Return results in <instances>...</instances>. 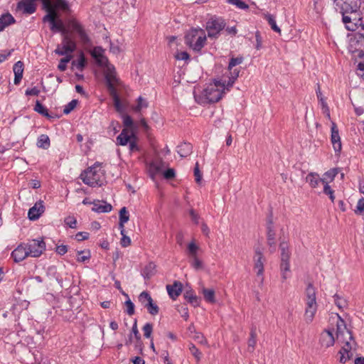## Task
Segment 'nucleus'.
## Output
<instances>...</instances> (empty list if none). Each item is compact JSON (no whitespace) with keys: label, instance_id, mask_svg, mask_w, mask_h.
Here are the masks:
<instances>
[{"label":"nucleus","instance_id":"nucleus-3","mask_svg":"<svg viewBox=\"0 0 364 364\" xmlns=\"http://www.w3.org/2000/svg\"><path fill=\"white\" fill-rule=\"evenodd\" d=\"M306 309L304 319L307 323L312 322L317 311V303L316 299V289L311 283H309L306 291Z\"/></svg>","mask_w":364,"mask_h":364},{"label":"nucleus","instance_id":"nucleus-57","mask_svg":"<svg viewBox=\"0 0 364 364\" xmlns=\"http://www.w3.org/2000/svg\"><path fill=\"white\" fill-rule=\"evenodd\" d=\"M129 219V216L127 208L126 207H123L119 211V220L122 222H128Z\"/></svg>","mask_w":364,"mask_h":364},{"label":"nucleus","instance_id":"nucleus-49","mask_svg":"<svg viewBox=\"0 0 364 364\" xmlns=\"http://www.w3.org/2000/svg\"><path fill=\"white\" fill-rule=\"evenodd\" d=\"M97 64L100 67H105V70L107 69L108 65H112L109 63L107 58L105 55H102L98 59H95Z\"/></svg>","mask_w":364,"mask_h":364},{"label":"nucleus","instance_id":"nucleus-38","mask_svg":"<svg viewBox=\"0 0 364 364\" xmlns=\"http://www.w3.org/2000/svg\"><path fill=\"white\" fill-rule=\"evenodd\" d=\"M34 110L40 114L50 118V116L48 114V109L38 101L37 100L34 107Z\"/></svg>","mask_w":364,"mask_h":364},{"label":"nucleus","instance_id":"nucleus-24","mask_svg":"<svg viewBox=\"0 0 364 364\" xmlns=\"http://www.w3.org/2000/svg\"><path fill=\"white\" fill-rule=\"evenodd\" d=\"M306 181L312 188L317 187L320 183L324 184L326 182V178H320L318 173L313 172L306 176Z\"/></svg>","mask_w":364,"mask_h":364},{"label":"nucleus","instance_id":"nucleus-8","mask_svg":"<svg viewBox=\"0 0 364 364\" xmlns=\"http://www.w3.org/2000/svg\"><path fill=\"white\" fill-rule=\"evenodd\" d=\"M348 50L353 54L361 58L364 56V34L356 32L353 34L349 40Z\"/></svg>","mask_w":364,"mask_h":364},{"label":"nucleus","instance_id":"nucleus-26","mask_svg":"<svg viewBox=\"0 0 364 364\" xmlns=\"http://www.w3.org/2000/svg\"><path fill=\"white\" fill-rule=\"evenodd\" d=\"M200 31L201 33H204L203 30L202 29H191L186 36H185V43L186 45H188L190 48L193 46V44L195 43V39L198 36V32Z\"/></svg>","mask_w":364,"mask_h":364},{"label":"nucleus","instance_id":"nucleus-22","mask_svg":"<svg viewBox=\"0 0 364 364\" xmlns=\"http://www.w3.org/2000/svg\"><path fill=\"white\" fill-rule=\"evenodd\" d=\"M182 284L180 282L175 281L173 284H168L166 289L170 297L176 299L182 292Z\"/></svg>","mask_w":364,"mask_h":364},{"label":"nucleus","instance_id":"nucleus-52","mask_svg":"<svg viewBox=\"0 0 364 364\" xmlns=\"http://www.w3.org/2000/svg\"><path fill=\"white\" fill-rule=\"evenodd\" d=\"M338 173V171L337 168H331L323 174V178H326V181L328 178L332 181L334 180Z\"/></svg>","mask_w":364,"mask_h":364},{"label":"nucleus","instance_id":"nucleus-27","mask_svg":"<svg viewBox=\"0 0 364 364\" xmlns=\"http://www.w3.org/2000/svg\"><path fill=\"white\" fill-rule=\"evenodd\" d=\"M103 204H100V201L93 202V208L92 210L97 213H109L112 210V206L105 201H102Z\"/></svg>","mask_w":364,"mask_h":364},{"label":"nucleus","instance_id":"nucleus-31","mask_svg":"<svg viewBox=\"0 0 364 364\" xmlns=\"http://www.w3.org/2000/svg\"><path fill=\"white\" fill-rule=\"evenodd\" d=\"M156 265L153 262L149 263L143 269L142 275L145 279H149L155 273Z\"/></svg>","mask_w":364,"mask_h":364},{"label":"nucleus","instance_id":"nucleus-41","mask_svg":"<svg viewBox=\"0 0 364 364\" xmlns=\"http://www.w3.org/2000/svg\"><path fill=\"white\" fill-rule=\"evenodd\" d=\"M78 257L77 261L80 262H84L90 258V251L80 250L77 251Z\"/></svg>","mask_w":364,"mask_h":364},{"label":"nucleus","instance_id":"nucleus-46","mask_svg":"<svg viewBox=\"0 0 364 364\" xmlns=\"http://www.w3.org/2000/svg\"><path fill=\"white\" fill-rule=\"evenodd\" d=\"M144 336L146 338H150L151 337V333L153 331V324L151 323H146L143 327Z\"/></svg>","mask_w":364,"mask_h":364},{"label":"nucleus","instance_id":"nucleus-4","mask_svg":"<svg viewBox=\"0 0 364 364\" xmlns=\"http://www.w3.org/2000/svg\"><path fill=\"white\" fill-rule=\"evenodd\" d=\"M360 5L357 2L356 9H348L345 14L342 15L343 22L346 25V28L349 31H356L360 28V30H364V24L362 22V18L360 14Z\"/></svg>","mask_w":364,"mask_h":364},{"label":"nucleus","instance_id":"nucleus-62","mask_svg":"<svg viewBox=\"0 0 364 364\" xmlns=\"http://www.w3.org/2000/svg\"><path fill=\"white\" fill-rule=\"evenodd\" d=\"M175 58L176 60H187L189 59L190 55L186 51H181L177 52V53L175 55Z\"/></svg>","mask_w":364,"mask_h":364},{"label":"nucleus","instance_id":"nucleus-14","mask_svg":"<svg viewBox=\"0 0 364 364\" xmlns=\"http://www.w3.org/2000/svg\"><path fill=\"white\" fill-rule=\"evenodd\" d=\"M254 269L257 271V277L259 279V284L262 285L263 284V272H264V263L265 258L259 247L255 249L254 256Z\"/></svg>","mask_w":364,"mask_h":364},{"label":"nucleus","instance_id":"nucleus-13","mask_svg":"<svg viewBox=\"0 0 364 364\" xmlns=\"http://www.w3.org/2000/svg\"><path fill=\"white\" fill-rule=\"evenodd\" d=\"M62 35H63L62 44L63 45V48H65V50H60V45H58L54 52L55 54H57L58 55H65L67 54H71L76 50V48H77L76 43L68 35V32L62 33Z\"/></svg>","mask_w":364,"mask_h":364},{"label":"nucleus","instance_id":"nucleus-50","mask_svg":"<svg viewBox=\"0 0 364 364\" xmlns=\"http://www.w3.org/2000/svg\"><path fill=\"white\" fill-rule=\"evenodd\" d=\"M334 297V303L340 309H343L346 306V301L342 298H341L338 294H335Z\"/></svg>","mask_w":364,"mask_h":364},{"label":"nucleus","instance_id":"nucleus-10","mask_svg":"<svg viewBox=\"0 0 364 364\" xmlns=\"http://www.w3.org/2000/svg\"><path fill=\"white\" fill-rule=\"evenodd\" d=\"M226 26V23L222 18H211L206 23V30L209 38H218L220 32Z\"/></svg>","mask_w":364,"mask_h":364},{"label":"nucleus","instance_id":"nucleus-60","mask_svg":"<svg viewBox=\"0 0 364 364\" xmlns=\"http://www.w3.org/2000/svg\"><path fill=\"white\" fill-rule=\"evenodd\" d=\"M103 49L101 47H95L92 52V56L95 59L102 57L103 55Z\"/></svg>","mask_w":364,"mask_h":364},{"label":"nucleus","instance_id":"nucleus-2","mask_svg":"<svg viewBox=\"0 0 364 364\" xmlns=\"http://www.w3.org/2000/svg\"><path fill=\"white\" fill-rule=\"evenodd\" d=\"M338 321L337 323V338L342 343H344V346L339 350L338 353L342 355H345L353 348L350 341L353 339L352 333L350 330L346 328L345 321L340 316L338 315Z\"/></svg>","mask_w":364,"mask_h":364},{"label":"nucleus","instance_id":"nucleus-45","mask_svg":"<svg viewBox=\"0 0 364 364\" xmlns=\"http://www.w3.org/2000/svg\"><path fill=\"white\" fill-rule=\"evenodd\" d=\"M189 350L191 353L195 357L197 361H199L201 358V352L196 347L193 343L189 345Z\"/></svg>","mask_w":364,"mask_h":364},{"label":"nucleus","instance_id":"nucleus-28","mask_svg":"<svg viewBox=\"0 0 364 364\" xmlns=\"http://www.w3.org/2000/svg\"><path fill=\"white\" fill-rule=\"evenodd\" d=\"M14 23H15V19L9 13L3 14L0 17V31Z\"/></svg>","mask_w":364,"mask_h":364},{"label":"nucleus","instance_id":"nucleus-17","mask_svg":"<svg viewBox=\"0 0 364 364\" xmlns=\"http://www.w3.org/2000/svg\"><path fill=\"white\" fill-rule=\"evenodd\" d=\"M333 4L336 11L341 15L348 11V9H356L357 1L355 0H333Z\"/></svg>","mask_w":364,"mask_h":364},{"label":"nucleus","instance_id":"nucleus-56","mask_svg":"<svg viewBox=\"0 0 364 364\" xmlns=\"http://www.w3.org/2000/svg\"><path fill=\"white\" fill-rule=\"evenodd\" d=\"M194 176H195L196 182L197 183H200L202 180V174L199 169L198 162H196L195 167H194Z\"/></svg>","mask_w":364,"mask_h":364},{"label":"nucleus","instance_id":"nucleus-5","mask_svg":"<svg viewBox=\"0 0 364 364\" xmlns=\"http://www.w3.org/2000/svg\"><path fill=\"white\" fill-rule=\"evenodd\" d=\"M224 90L225 82L215 80L213 84H210L203 90V95L208 103H215L222 98Z\"/></svg>","mask_w":364,"mask_h":364},{"label":"nucleus","instance_id":"nucleus-61","mask_svg":"<svg viewBox=\"0 0 364 364\" xmlns=\"http://www.w3.org/2000/svg\"><path fill=\"white\" fill-rule=\"evenodd\" d=\"M125 305L127 306V313L129 315V316H132L134 314V304L132 302V301L130 299H128L127 301H125Z\"/></svg>","mask_w":364,"mask_h":364},{"label":"nucleus","instance_id":"nucleus-19","mask_svg":"<svg viewBox=\"0 0 364 364\" xmlns=\"http://www.w3.org/2000/svg\"><path fill=\"white\" fill-rule=\"evenodd\" d=\"M44 211L45 207L43 205V202L42 200H39L29 209L28 217L31 220H36L44 213Z\"/></svg>","mask_w":364,"mask_h":364},{"label":"nucleus","instance_id":"nucleus-32","mask_svg":"<svg viewBox=\"0 0 364 364\" xmlns=\"http://www.w3.org/2000/svg\"><path fill=\"white\" fill-rule=\"evenodd\" d=\"M202 294L206 301L211 304L215 302V291L213 289L203 288Z\"/></svg>","mask_w":364,"mask_h":364},{"label":"nucleus","instance_id":"nucleus-16","mask_svg":"<svg viewBox=\"0 0 364 364\" xmlns=\"http://www.w3.org/2000/svg\"><path fill=\"white\" fill-rule=\"evenodd\" d=\"M69 26L75 31L79 36L81 43L84 45L90 43V39L86 33L83 26L75 19L72 18L68 21Z\"/></svg>","mask_w":364,"mask_h":364},{"label":"nucleus","instance_id":"nucleus-54","mask_svg":"<svg viewBox=\"0 0 364 364\" xmlns=\"http://www.w3.org/2000/svg\"><path fill=\"white\" fill-rule=\"evenodd\" d=\"M77 104V100H71L64 108L63 113L65 114H68L72 110L75 109Z\"/></svg>","mask_w":364,"mask_h":364},{"label":"nucleus","instance_id":"nucleus-23","mask_svg":"<svg viewBox=\"0 0 364 364\" xmlns=\"http://www.w3.org/2000/svg\"><path fill=\"white\" fill-rule=\"evenodd\" d=\"M335 340L333 333L329 330H324L321 334L320 343L322 346L328 348L334 344Z\"/></svg>","mask_w":364,"mask_h":364},{"label":"nucleus","instance_id":"nucleus-34","mask_svg":"<svg viewBox=\"0 0 364 364\" xmlns=\"http://www.w3.org/2000/svg\"><path fill=\"white\" fill-rule=\"evenodd\" d=\"M37 146L39 148L47 149L50 146V139L46 134H41L37 141Z\"/></svg>","mask_w":364,"mask_h":364},{"label":"nucleus","instance_id":"nucleus-55","mask_svg":"<svg viewBox=\"0 0 364 364\" xmlns=\"http://www.w3.org/2000/svg\"><path fill=\"white\" fill-rule=\"evenodd\" d=\"M243 61V58L242 57L240 58H232L230 60L228 65V70H231L233 67L240 65Z\"/></svg>","mask_w":364,"mask_h":364},{"label":"nucleus","instance_id":"nucleus-44","mask_svg":"<svg viewBox=\"0 0 364 364\" xmlns=\"http://www.w3.org/2000/svg\"><path fill=\"white\" fill-rule=\"evenodd\" d=\"M72 58V55L70 54L69 55H67L65 58H62L60 60V63L58 65V68L60 70V71H64L66 70L67 68V65H66V63H68Z\"/></svg>","mask_w":364,"mask_h":364},{"label":"nucleus","instance_id":"nucleus-42","mask_svg":"<svg viewBox=\"0 0 364 364\" xmlns=\"http://www.w3.org/2000/svg\"><path fill=\"white\" fill-rule=\"evenodd\" d=\"M110 96L112 97L114 101V107L117 112H122V107L121 105L120 99L119 97V95L117 92H115L114 94H109Z\"/></svg>","mask_w":364,"mask_h":364},{"label":"nucleus","instance_id":"nucleus-25","mask_svg":"<svg viewBox=\"0 0 364 364\" xmlns=\"http://www.w3.org/2000/svg\"><path fill=\"white\" fill-rule=\"evenodd\" d=\"M13 70L15 75L14 82L15 85H18L23 77V63L21 61L16 62L14 65Z\"/></svg>","mask_w":364,"mask_h":364},{"label":"nucleus","instance_id":"nucleus-64","mask_svg":"<svg viewBox=\"0 0 364 364\" xmlns=\"http://www.w3.org/2000/svg\"><path fill=\"white\" fill-rule=\"evenodd\" d=\"M122 237L120 240V244L122 247H126L130 245L131 244V240L129 237L127 236L124 233L122 235Z\"/></svg>","mask_w":364,"mask_h":364},{"label":"nucleus","instance_id":"nucleus-48","mask_svg":"<svg viewBox=\"0 0 364 364\" xmlns=\"http://www.w3.org/2000/svg\"><path fill=\"white\" fill-rule=\"evenodd\" d=\"M323 186V193L329 196L331 200L333 203L335 200L334 191L331 189V186L326 182Z\"/></svg>","mask_w":364,"mask_h":364},{"label":"nucleus","instance_id":"nucleus-9","mask_svg":"<svg viewBox=\"0 0 364 364\" xmlns=\"http://www.w3.org/2000/svg\"><path fill=\"white\" fill-rule=\"evenodd\" d=\"M267 228V241L269 245V251L270 253H274L277 250L276 242V232L274 229L273 215L271 211L267 218L266 223Z\"/></svg>","mask_w":364,"mask_h":364},{"label":"nucleus","instance_id":"nucleus-58","mask_svg":"<svg viewBox=\"0 0 364 364\" xmlns=\"http://www.w3.org/2000/svg\"><path fill=\"white\" fill-rule=\"evenodd\" d=\"M85 64H86V59L85 58V55L83 53L80 54V55L79 56V58L77 60V63L76 65V68L78 69V70H82L83 68H85Z\"/></svg>","mask_w":364,"mask_h":364},{"label":"nucleus","instance_id":"nucleus-51","mask_svg":"<svg viewBox=\"0 0 364 364\" xmlns=\"http://www.w3.org/2000/svg\"><path fill=\"white\" fill-rule=\"evenodd\" d=\"M228 2L230 4L235 5L237 8L241 9H247L249 6L241 0H228Z\"/></svg>","mask_w":364,"mask_h":364},{"label":"nucleus","instance_id":"nucleus-47","mask_svg":"<svg viewBox=\"0 0 364 364\" xmlns=\"http://www.w3.org/2000/svg\"><path fill=\"white\" fill-rule=\"evenodd\" d=\"M191 264L196 270L203 269V262L198 258V256L191 257Z\"/></svg>","mask_w":364,"mask_h":364},{"label":"nucleus","instance_id":"nucleus-21","mask_svg":"<svg viewBox=\"0 0 364 364\" xmlns=\"http://www.w3.org/2000/svg\"><path fill=\"white\" fill-rule=\"evenodd\" d=\"M331 143L335 151L339 152L341 150V141L339 136L338 129L335 122H332L331 125Z\"/></svg>","mask_w":364,"mask_h":364},{"label":"nucleus","instance_id":"nucleus-36","mask_svg":"<svg viewBox=\"0 0 364 364\" xmlns=\"http://www.w3.org/2000/svg\"><path fill=\"white\" fill-rule=\"evenodd\" d=\"M53 6L55 8L56 11L58 9H61L64 12L70 11V6L66 0H56L55 3L53 2Z\"/></svg>","mask_w":364,"mask_h":364},{"label":"nucleus","instance_id":"nucleus-1","mask_svg":"<svg viewBox=\"0 0 364 364\" xmlns=\"http://www.w3.org/2000/svg\"><path fill=\"white\" fill-rule=\"evenodd\" d=\"M43 9L46 11V14L43 17V22H48L50 25V28L53 32H60L61 34L68 33L62 20L59 19V15L53 4H50L49 0L43 1Z\"/></svg>","mask_w":364,"mask_h":364},{"label":"nucleus","instance_id":"nucleus-7","mask_svg":"<svg viewBox=\"0 0 364 364\" xmlns=\"http://www.w3.org/2000/svg\"><path fill=\"white\" fill-rule=\"evenodd\" d=\"M106 86L109 94L117 92V87L121 86L122 82L117 75L114 65H108L105 71Z\"/></svg>","mask_w":364,"mask_h":364},{"label":"nucleus","instance_id":"nucleus-43","mask_svg":"<svg viewBox=\"0 0 364 364\" xmlns=\"http://www.w3.org/2000/svg\"><path fill=\"white\" fill-rule=\"evenodd\" d=\"M148 107V102L141 97L137 100V105L134 108V112H139L141 109Z\"/></svg>","mask_w":364,"mask_h":364},{"label":"nucleus","instance_id":"nucleus-33","mask_svg":"<svg viewBox=\"0 0 364 364\" xmlns=\"http://www.w3.org/2000/svg\"><path fill=\"white\" fill-rule=\"evenodd\" d=\"M256 337H257V333H256V328L255 327H252L251 328V331H250V337L248 340V350L250 352H253L254 349H255V346L256 345V343H257V341H256Z\"/></svg>","mask_w":364,"mask_h":364},{"label":"nucleus","instance_id":"nucleus-35","mask_svg":"<svg viewBox=\"0 0 364 364\" xmlns=\"http://www.w3.org/2000/svg\"><path fill=\"white\" fill-rule=\"evenodd\" d=\"M117 140L118 144L124 146L131 141V136L128 135L126 129H123L121 134L117 137Z\"/></svg>","mask_w":364,"mask_h":364},{"label":"nucleus","instance_id":"nucleus-29","mask_svg":"<svg viewBox=\"0 0 364 364\" xmlns=\"http://www.w3.org/2000/svg\"><path fill=\"white\" fill-rule=\"evenodd\" d=\"M177 148V152L182 158L188 156L192 152V145L189 143L183 142Z\"/></svg>","mask_w":364,"mask_h":364},{"label":"nucleus","instance_id":"nucleus-15","mask_svg":"<svg viewBox=\"0 0 364 364\" xmlns=\"http://www.w3.org/2000/svg\"><path fill=\"white\" fill-rule=\"evenodd\" d=\"M139 300L151 315L155 316L159 314V306L154 303L151 296L147 291H142L139 296Z\"/></svg>","mask_w":364,"mask_h":364},{"label":"nucleus","instance_id":"nucleus-63","mask_svg":"<svg viewBox=\"0 0 364 364\" xmlns=\"http://www.w3.org/2000/svg\"><path fill=\"white\" fill-rule=\"evenodd\" d=\"M65 224L67 225H68L71 228H76L77 220L73 217H70V216L67 217L65 219Z\"/></svg>","mask_w":364,"mask_h":364},{"label":"nucleus","instance_id":"nucleus-53","mask_svg":"<svg viewBox=\"0 0 364 364\" xmlns=\"http://www.w3.org/2000/svg\"><path fill=\"white\" fill-rule=\"evenodd\" d=\"M355 213L359 215H362L364 213V198H362L358 200Z\"/></svg>","mask_w":364,"mask_h":364},{"label":"nucleus","instance_id":"nucleus-20","mask_svg":"<svg viewBox=\"0 0 364 364\" xmlns=\"http://www.w3.org/2000/svg\"><path fill=\"white\" fill-rule=\"evenodd\" d=\"M36 10V7L34 2L29 0H21L16 6V11H22L23 14H32Z\"/></svg>","mask_w":364,"mask_h":364},{"label":"nucleus","instance_id":"nucleus-12","mask_svg":"<svg viewBox=\"0 0 364 364\" xmlns=\"http://www.w3.org/2000/svg\"><path fill=\"white\" fill-rule=\"evenodd\" d=\"M29 257H38L46 250V243L43 239L31 240L25 242Z\"/></svg>","mask_w":364,"mask_h":364},{"label":"nucleus","instance_id":"nucleus-6","mask_svg":"<svg viewBox=\"0 0 364 364\" xmlns=\"http://www.w3.org/2000/svg\"><path fill=\"white\" fill-rule=\"evenodd\" d=\"M279 250L281 251L280 270L282 277L283 280H286L288 278L287 273L290 272L289 259L291 252L289 244L284 240L282 241L279 244Z\"/></svg>","mask_w":364,"mask_h":364},{"label":"nucleus","instance_id":"nucleus-39","mask_svg":"<svg viewBox=\"0 0 364 364\" xmlns=\"http://www.w3.org/2000/svg\"><path fill=\"white\" fill-rule=\"evenodd\" d=\"M188 255L190 257H196L199 247L195 243L194 241L190 242L187 247Z\"/></svg>","mask_w":364,"mask_h":364},{"label":"nucleus","instance_id":"nucleus-59","mask_svg":"<svg viewBox=\"0 0 364 364\" xmlns=\"http://www.w3.org/2000/svg\"><path fill=\"white\" fill-rule=\"evenodd\" d=\"M103 49L101 47H95L92 52V56L95 59L102 57L103 55Z\"/></svg>","mask_w":364,"mask_h":364},{"label":"nucleus","instance_id":"nucleus-18","mask_svg":"<svg viewBox=\"0 0 364 364\" xmlns=\"http://www.w3.org/2000/svg\"><path fill=\"white\" fill-rule=\"evenodd\" d=\"M11 257L14 262H19L29 257L25 242L19 244L11 252Z\"/></svg>","mask_w":364,"mask_h":364},{"label":"nucleus","instance_id":"nucleus-11","mask_svg":"<svg viewBox=\"0 0 364 364\" xmlns=\"http://www.w3.org/2000/svg\"><path fill=\"white\" fill-rule=\"evenodd\" d=\"M101 175L95 167H90L80 174L83 183L90 186H101Z\"/></svg>","mask_w":364,"mask_h":364},{"label":"nucleus","instance_id":"nucleus-37","mask_svg":"<svg viewBox=\"0 0 364 364\" xmlns=\"http://www.w3.org/2000/svg\"><path fill=\"white\" fill-rule=\"evenodd\" d=\"M206 36L205 35L198 36L195 43L191 46V48H193L196 51H200L204 46Z\"/></svg>","mask_w":364,"mask_h":364},{"label":"nucleus","instance_id":"nucleus-40","mask_svg":"<svg viewBox=\"0 0 364 364\" xmlns=\"http://www.w3.org/2000/svg\"><path fill=\"white\" fill-rule=\"evenodd\" d=\"M265 18L267 19V21H268L269 26H271V28L275 32L277 33H281V30L280 28L277 26V23H276V21L274 19V17L271 15V14H267L265 16Z\"/></svg>","mask_w":364,"mask_h":364},{"label":"nucleus","instance_id":"nucleus-30","mask_svg":"<svg viewBox=\"0 0 364 364\" xmlns=\"http://www.w3.org/2000/svg\"><path fill=\"white\" fill-rule=\"evenodd\" d=\"M184 298L194 307H196L200 304V298L195 295L192 290L186 291L184 294Z\"/></svg>","mask_w":364,"mask_h":364}]
</instances>
